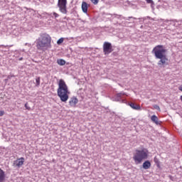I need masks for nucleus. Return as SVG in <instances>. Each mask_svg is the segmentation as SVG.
Listing matches in <instances>:
<instances>
[{"label":"nucleus","mask_w":182,"mask_h":182,"mask_svg":"<svg viewBox=\"0 0 182 182\" xmlns=\"http://www.w3.org/2000/svg\"><path fill=\"white\" fill-rule=\"evenodd\" d=\"M94 5H97L99 4V0H90Z\"/></svg>","instance_id":"22"},{"label":"nucleus","mask_w":182,"mask_h":182,"mask_svg":"<svg viewBox=\"0 0 182 182\" xmlns=\"http://www.w3.org/2000/svg\"><path fill=\"white\" fill-rule=\"evenodd\" d=\"M166 52H167V50L161 45L155 46L152 50V53L154 54L156 59H159L158 62L159 68H164L168 65V58L166 55Z\"/></svg>","instance_id":"1"},{"label":"nucleus","mask_w":182,"mask_h":182,"mask_svg":"<svg viewBox=\"0 0 182 182\" xmlns=\"http://www.w3.org/2000/svg\"><path fill=\"white\" fill-rule=\"evenodd\" d=\"M178 90H180L181 92H182V85H181L178 87Z\"/></svg>","instance_id":"27"},{"label":"nucleus","mask_w":182,"mask_h":182,"mask_svg":"<svg viewBox=\"0 0 182 182\" xmlns=\"http://www.w3.org/2000/svg\"><path fill=\"white\" fill-rule=\"evenodd\" d=\"M25 107L27 110H31V107H28V102L25 104Z\"/></svg>","instance_id":"23"},{"label":"nucleus","mask_w":182,"mask_h":182,"mask_svg":"<svg viewBox=\"0 0 182 182\" xmlns=\"http://www.w3.org/2000/svg\"><path fill=\"white\" fill-rule=\"evenodd\" d=\"M120 22H122V21H117V23H120Z\"/></svg>","instance_id":"29"},{"label":"nucleus","mask_w":182,"mask_h":182,"mask_svg":"<svg viewBox=\"0 0 182 182\" xmlns=\"http://www.w3.org/2000/svg\"><path fill=\"white\" fill-rule=\"evenodd\" d=\"M103 52L105 55H109L113 52V47L112 43L109 42H105L103 44Z\"/></svg>","instance_id":"6"},{"label":"nucleus","mask_w":182,"mask_h":182,"mask_svg":"<svg viewBox=\"0 0 182 182\" xmlns=\"http://www.w3.org/2000/svg\"><path fill=\"white\" fill-rule=\"evenodd\" d=\"M142 167L144 170H149L151 167V163L149 161H146L143 163Z\"/></svg>","instance_id":"13"},{"label":"nucleus","mask_w":182,"mask_h":182,"mask_svg":"<svg viewBox=\"0 0 182 182\" xmlns=\"http://www.w3.org/2000/svg\"><path fill=\"white\" fill-rule=\"evenodd\" d=\"M159 23H161V22H162L163 23H164V22H173V23H178V22L182 23V18H181V19H179V20H177V19H173V20L160 19V20H159Z\"/></svg>","instance_id":"11"},{"label":"nucleus","mask_w":182,"mask_h":182,"mask_svg":"<svg viewBox=\"0 0 182 182\" xmlns=\"http://www.w3.org/2000/svg\"><path fill=\"white\" fill-rule=\"evenodd\" d=\"M146 4H151V8H154L155 4H154V1H153V0H146Z\"/></svg>","instance_id":"17"},{"label":"nucleus","mask_w":182,"mask_h":182,"mask_svg":"<svg viewBox=\"0 0 182 182\" xmlns=\"http://www.w3.org/2000/svg\"><path fill=\"white\" fill-rule=\"evenodd\" d=\"M5 180V172L0 168V182H4Z\"/></svg>","instance_id":"15"},{"label":"nucleus","mask_w":182,"mask_h":182,"mask_svg":"<svg viewBox=\"0 0 182 182\" xmlns=\"http://www.w3.org/2000/svg\"><path fill=\"white\" fill-rule=\"evenodd\" d=\"M154 163H156V164L157 165V167H160V161H159V159H157V157H154Z\"/></svg>","instance_id":"18"},{"label":"nucleus","mask_w":182,"mask_h":182,"mask_svg":"<svg viewBox=\"0 0 182 182\" xmlns=\"http://www.w3.org/2000/svg\"><path fill=\"white\" fill-rule=\"evenodd\" d=\"M60 43H63V38H61L59 40H58L57 44L60 45Z\"/></svg>","instance_id":"21"},{"label":"nucleus","mask_w":182,"mask_h":182,"mask_svg":"<svg viewBox=\"0 0 182 182\" xmlns=\"http://www.w3.org/2000/svg\"><path fill=\"white\" fill-rule=\"evenodd\" d=\"M58 85L57 95L61 102L66 103L69 100V95H70L69 87H68V85L63 79L59 80Z\"/></svg>","instance_id":"2"},{"label":"nucleus","mask_w":182,"mask_h":182,"mask_svg":"<svg viewBox=\"0 0 182 182\" xmlns=\"http://www.w3.org/2000/svg\"><path fill=\"white\" fill-rule=\"evenodd\" d=\"M57 5L62 14H68V10L66 9V5H68V0H58Z\"/></svg>","instance_id":"5"},{"label":"nucleus","mask_w":182,"mask_h":182,"mask_svg":"<svg viewBox=\"0 0 182 182\" xmlns=\"http://www.w3.org/2000/svg\"><path fill=\"white\" fill-rule=\"evenodd\" d=\"M41 38L37 40V49L38 50H46L48 49H50L52 48V45L50 44L52 41V38L48 34H42Z\"/></svg>","instance_id":"3"},{"label":"nucleus","mask_w":182,"mask_h":182,"mask_svg":"<svg viewBox=\"0 0 182 182\" xmlns=\"http://www.w3.org/2000/svg\"><path fill=\"white\" fill-rule=\"evenodd\" d=\"M81 8L84 14H87V10L89 9V4H87L86 1H82Z\"/></svg>","instance_id":"10"},{"label":"nucleus","mask_w":182,"mask_h":182,"mask_svg":"<svg viewBox=\"0 0 182 182\" xmlns=\"http://www.w3.org/2000/svg\"><path fill=\"white\" fill-rule=\"evenodd\" d=\"M127 21H127V23H139L140 22H144V18H136L133 17H129L128 18H127Z\"/></svg>","instance_id":"7"},{"label":"nucleus","mask_w":182,"mask_h":182,"mask_svg":"<svg viewBox=\"0 0 182 182\" xmlns=\"http://www.w3.org/2000/svg\"><path fill=\"white\" fill-rule=\"evenodd\" d=\"M36 86H39L41 85V77H37L36 79Z\"/></svg>","instance_id":"19"},{"label":"nucleus","mask_w":182,"mask_h":182,"mask_svg":"<svg viewBox=\"0 0 182 182\" xmlns=\"http://www.w3.org/2000/svg\"><path fill=\"white\" fill-rule=\"evenodd\" d=\"M5 114V111H0V116H4Z\"/></svg>","instance_id":"25"},{"label":"nucleus","mask_w":182,"mask_h":182,"mask_svg":"<svg viewBox=\"0 0 182 182\" xmlns=\"http://www.w3.org/2000/svg\"><path fill=\"white\" fill-rule=\"evenodd\" d=\"M114 18H115V19H119L120 21H122V19H123V17H122V16H119L117 14L114 15Z\"/></svg>","instance_id":"20"},{"label":"nucleus","mask_w":182,"mask_h":182,"mask_svg":"<svg viewBox=\"0 0 182 182\" xmlns=\"http://www.w3.org/2000/svg\"><path fill=\"white\" fill-rule=\"evenodd\" d=\"M154 107L156 109V110H160V107L157 105H154Z\"/></svg>","instance_id":"24"},{"label":"nucleus","mask_w":182,"mask_h":182,"mask_svg":"<svg viewBox=\"0 0 182 182\" xmlns=\"http://www.w3.org/2000/svg\"><path fill=\"white\" fill-rule=\"evenodd\" d=\"M58 65H60V66H64V65H66V61L63 59H59L57 60Z\"/></svg>","instance_id":"16"},{"label":"nucleus","mask_w":182,"mask_h":182,"mask_svg":"<svg viewBox=\"0 0 182 182\" xmlns=\"http://www.w3.org/2000/svg\"><path fill=\"white\" fill-rule=\"evenodd\" d=\"M149 157V151L146 149L141 150L136 149V153L133 156V160L136 164H140L143 160H146Z\"/></svg>","instance_id":"4"},{"label":"nucleus","mask_w":182,"mask_h":182,"mask_svg":"<svg viewBox=\"0 0 182 182\" xmlns=\"http://www.w3.org/2000/svg\"><path fill=\"white\" fill-rule=\"evenodd\" d=\"M53 16H55V18H58V16H59V14H58L57 13H53Z\"/></svg>","instance_id":"26"},{"label":"nucleus","mask_w":182,"mask_h":182,"mask_svg":"<svg viewBox=\"0 0 182 182\" xmlns=\"http://www.w3.org/2000/svg\"><path fill=\"white\" fill-rule=\"evenodd\" d=\"M122 96H123V94H122V93L117 94V97H122Z\"/></svg>","instance_id":"28"},{"label":"nucleus","mask_w":182,"mask_h":182,"mask_svg":"<svg viewBox=\"0 0 182 182\" xmlns=\"http://www.w3.org/2000/svg\"><path fill=\"white\" fill-rule=\"evenodd\" d=\"M23 163H25V158L21 157L14 161V166H16V167H18L19 168L20 167H22V166H23Z\"/></svg>","instance_id":"8"},{"label":"nucleus","mask_w":182,"mask_h":182,"mask_svg":"<svg viewBox=\"0 0 182 182\" xmlns=\"http://www.w3.org/2000/svg\"><path fill=\"white\" fill-rule=\"evenodd\" d=\"M129 106L132 107V109H134V110H140V109H141L140 105H136L133 102L129 103Z\"/></svg>","instance_id":"14"},{"label":"nucleus","mask_w":182,"mask_h":182,"mask_svg":"<svg viewBox=\"0 0 182 182\" xmlns=\"http://www.w3.org/2000/svg\"><path fill=\"white\" fill-rule=\"evenodd\" d=\"M151 122H153V123H155V124H161V122L159 121V117H157V116L156 115H152L151 117Z\"/></svg>","instance_id":"12"},{"label":"nucleus","mask_w":182,"mask_h":182,"mask_svg":"<svg viewBox=\"0 0 182 182\" xmlns=\"http://www.w3.org/2000/svg\"><path fill=\"white\" fill-rule=\"evenodd\" d=\"M77 103H79V100H77L75 97H73L70 98L69 101V105L71 107H76Z\"/></svg>","instance_id":"9"}]
</instances>
